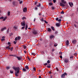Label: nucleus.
Wrapping results in <instances>:
<instances>
[{"label": "nucleus", "instance_id": "nucleus-31", "mask_svg": "<svg viewBox=\"0 0 78 78\" xmlns=\"http://www.w3.org/2000/svg\"><path fill=\"white\" fill-rule=\"evenodd\" d=\"M34 5H37L38 4V3L37 2H34Z\"/></svg>", "mask_w": 78, "mask_h": 78}, {"label": "nucleus", "instance_id": "nucleus-46", "mask_svg": "<svg viewBox=\"0 0 78 78\" xmlns=\"http://www.w3.org/2000/svg\"><path fill=\"white\" fill-rule=\"evenodd\" d=\"M9 29L8 28V29L7 30V33H8V34H9Z\"/></svg>", "mask_w": 78, "mask_h": 78}, {"label": "nucleus", "instance_id": "nucleus-33", "mask_svg": "<svg viewBox=\"0 0 78 78\" xmlns=\"http://www.w3.org/2000/svg\"><path fill=\"white\" fill-rule=\"evenodd\" d=\"M17 40H19L20 39V37H18L17 38Z\"/></svg>", "mask_w": 78, "mask_h": 78}, {"label": "nucleus", "instance_id": "nucleus-10", "mask_svg": "<svg viewBox=\"0 0 78 78\" xmlns=\"http://www.w3.org/2000/svg\"><path fill=\"white\" fill-rule=\"evenodd\" d=\"M69 40H67L66 42V45L67 46H68L69 45Z\"/></svg>", "mask_w": 78, "mask_h": 78}, {"label": "nucleus", "instance_id": "nucleus-43", "mask_svg": "<svg viewBox=\"0 0 78 78\" xmlns=\"http://www.w3.org/2000/svg\"><path fill=\"white\" fill-rule=\"evenodd\" d=\"M7 49H8V51H10V49H11V48L10 47H9L8 48H6Z\"/></svg>", "mask_w": 78, "mask_h": 78}, {"label": "nucleus", "instance_id": "nucleus-1", "mask_svg": "<svg viewBox=\"0 0 78 78\" xmlns=\"http://www.w3.org/2000/svg\"><path fill=\"white\" fill-rule=\"evenodd\" d=\"M13 69L15 71H17V72H15V75L16 77L18 76V74L20 73L19 70H20V67H16L15 66H13Z\"/></svg>", "mask_w": 78, "mask_h": 78}, {"label": "nucleus", "instance_id": "nucleus-55", "mask_svg": "<svg viewBox=\"0 0 78 78\" xmlns=\"http://www.w3.org/2000/svg\"><path fill=\"white\" fill-rule=\"evenodd\" d=\"M55 8L54 7L52 6V8H51V9H52V10H54Z\"/></svg>", "mask_w": 78, "mask_h": 78}, {"label": "nucleus", "instance_id": "nucleus-47", "mask_svg": "<svg viewBox=\"0 0 78 78\" xmlns=\"http://www.w3.org/2000/svg\"><path fill=\"white\" fill-rule=\"evenodd\" d=\"M34 9H35L36 11L37 10V7H35L34 8Z\"/></svg>", "mask_w": 78, "mask_h": 78}, {"label": "nucleus", "instance_id": "nucleus-51", "mask_svg": "<svg viewBox=\"0 0 78 78\" xmlns=\"http://www.w3.org/2000/svg\"><path fill=\"white\" fill-rule=\"evenodd\" d=\"M14 29H15V30H16V29H17V27H16V26H14Z\"/></svg>", "mask_w": 78, "mask_h": 78}, {"label": "nucleus", "instance_id": "nucleus-24", "mask_svg": "<svg viewBox=\"0 0 78 78\" xmlns=\"http://www.w3.org/2000/svg\"><path fill=\"white\" fill-rule=\"evenodd\" d=\"M10 11H9L8 12V13H7V15H8V16H9V15H10Z\"/></svg>", "mask_w": 78, "mask_h": 78}, {"label": "nucleus", "instance_id": "nucleus-28", "mask_svg": "<svg viewBox=\"0 0 78 78\" xmlns=\"http://www.w3.org/2000/svg\"><path fill=\"white\" fill-rule=\"evenodd\" d=\"M7 19V17H5L4 18V19H3V21H5Z\"/></svg>", "mask_w": 78, "mask_h": 78}, {"label": "nucleus", "instance_id": "nucleus-64", "mask_svg": "<svg viewBox=\"0 0 78 78\" xmlns=\"http://www.w3.org/2000/svg\"><path fill=\"white\" fill-rule=\"evenodd\" d=\"M49 74H51V71H50L49 72Z\"/></svg>", "mask_w": 78, "mask_h": 78}, {"label": "nucleus", "instance_id": "nucleus-49", "mask_svg": "<svg viewBox=\"0 0 78 78\" xmlns=\"http://www.w3.org/2000/svg\"><path fill=\"white\" fill-rule=\"evenodd\" d=\"M58 34V32L57 31H56L55 32V34Z\"/></svg>", "mask_w": 78, "mask_h": 78}, {"label": "nucleus", "instance_id": "nucleus-57", "mask_svg": "<svg viewBox=\"0 0 78 78\" xmlns=\"http://www.w3.org/2000/svg\"><path fill=\"white\" fill-rule=\"evenodd\" d=\"M53 2L54 3H55L56 2V0H53Z\"/></svg>", "mask_w": 78, "mask_h": 78}, {"label": "nucleus", "instance_id": "nucleus-7", "mask_svg": "<svg viewBox=\"0 0 78 78\" xmlns=\"http://www.w3.org/2000/svg\"><path fill=\"white\" fill-rule=\"evenodd\" d=\"M9 55L10 57L12 56V57H16V55H10V54H9Z\"/></svg>", "mask_w": 78, "mask_h": 78}, {"label": "nucleus", "instance_id": "nucleus-25", "mask_svg": "<svg viewBox=\"0 0 78 78\" xmlns=\"http://www.w3.org/2000/svg\"><path fill=\"white\" fill-rule=\"evenodd\" d=\"M28 28V25H26V28H25V30H27V28Z\"/></svg>", "mask_w": 78, "mask_h": 78}, {"label": "nucleus", "instance_id": "nucleus-42", "mask_svg": "<svg viewBox=\"0 0 78 78\" xmlns=\"http://www.w3.org/2000/svg\"><path fill=\"white\" fill-rule=\"evenodd\" d=\"M33 70L34 71H36V68L35 67H34V68H33Z\"/></svg>", "mask_w": 78, "mask_h": 78}, {"label": "nucleus", "instance_id": "nucleus-41", "mask_svg": "<svg viewBox=\"0 0 78 78\" xmlns=\"http://www.w3.org/2000/svg\"><path fill=\"white\" fill-rule=\"evenodd\" d=\"M41 21H42V22H44V20H43V18H42V19H41Z\"/></svg>", "mask_w": 78, "mask_h": 78}, {"label": "nucleus", "instance_id": "nucleus-11", "mask_svg": "<svg viewBox=\"0 0 78 78\" xmlns=\"http://www.w3.org/2000/svg\"><path fill=\"white\" fill-rule=\"evenodd\" d=\"M72 42L73 43V44H75L76 43V41L75 39L73 40Z\"/></svg>", "mask_w": 78, "mask_h": 78}, {"label": "nucleus", "instance_id": "nucleus-48", "mask_svg": "<svg viewBox=\"0 0 78 78\" xmlns=\"http://www.w3.org/2000/svg\"><path fill=\"white\" fill-rule=\"evenodd\" d=\"M10 46V45H9L7 47H6V48H9V47Z\"/></svg>", "mask_w": 78, "mask_h": 78}, {"label": "nucleus", "instance_id": "nucleus-27", "mask_svg": "<svg viewBox=\"0 0 78 78\" xmlns=\"http://www.w3.org/2000/svg\"><path fill=\"white\" fill-rule=\"evenodd\" d=\"M26 19V17H25L24 16L22 18V19L23 20Z\"/></svg>", "mask_w": 78, "mask_h": 78}, {"label": "nucleus", "instance_id": "nucleus-12", "mask_svg": "<svg viewBox=\"0 0 78 78\" xmlns=\"http://www.w3.org/2000/svg\"><path fill=\"white\" fill-rule=\"evenodd\" d=\"M6 28L5 27H4V28H3L1 29V31L2 32L4 30H5L6 29Z\"/></svg>", "mask_w": 78, "mask_h": 78}, {"label": "nucleus", "instance_id": "nucleus-53", "mask_svg": "<svg viewBox=\"0 0 78 78\" xmlns=\"http://www.w3.org/2000/svg\"><path fill=\"white\" fill-rule=\"evenodd\" d=\"M44 23H47V24L48 23V22H46V21H45V20H44Z\"/></svg>", "mask_w": 78, "mask_h": 78}, {"label": "nucleus", "instance_id": "nucleus-17", "mask_svg": "<svg viewBox=\"0 0 78 78\" xmlns=\"http://www.w3.org/2000/svg\"><path fill=\"white\" fill-rule=\"evenodd\" d=\"M47 30H48V31L49 32H51V29L50 28H48Z\"/></svg>", "mask_w": 78, "mask_h": 78}, {"label": "nucleus", "instance_id": "nucleus-8", "mask_svg": "<svg viewBox=\"0 0 78 78\" xmlns=\"http://www.w3.org/2000/svg\"><path fill=\"white\" fill-rule=\"evenodd\" d=\"M23 12H26L27 11V8L26 7H25L23 9Z\"/></svg>", "mask_w": 78, "mask_h": 78}, {"label": "nucleus", "instance_id": "nucleus-56", "mask_svg": "<svg viewBox=\"0 0 78 78\" xmlns=\"http://www.w3.org/2000/svg\"><path fill=\"white\" fill-rule=\"evenodd\" d=\"M56 70H57V71H58L59 70H58V68L56 67Z\"/></svg>", "mask_w": 78, "mask_h": 78}, {"label": "nucleus", "instance_id": "nucleus-32", "mask_svg": "<svg viewBox=\"0 0 78 78\" xmlns=\"http://www.w3.org/2000/svg\"><path fill=\"white\" fill-rule=\"evenodd\" d=\"M13 34H12V33H10L9 35L11 37L12 35Z\"/></svg>", "mask_w": 78, "mask_h": 78}, {"label": "nucleus", "instance_id": "nucleus-61", "mask_svg": "<svg viewBox=\"0 0 78 78\" xmlns=\"http://www.w3.org/2000/svg\"><path fill=\"white\" fill-rule=\"evenodd\" d=\"M73 56H71V57H70V58L71 59V58H73Z\"/></svg>", "mask_w": 78, "mask_h": 78}, {"label": "nucleus", "instance_id": "nucleus-13", "mask_svg": "<svg viewBox=\"0 0 78 78\" xmlns=\"http://www.w3.org/2000/svg\"><path fill=\"white\" fill-rule=\"evenodd\" d=\"M16 58H17L19 60H20L22 59L21 57H18V56H16Z\"/></svg>", "mask_w": 78, "mask_h": 78}, {"label": "nucleus", "instance_id": "nucleus-35", "mask_svg": "<svg viewBox=\"0 0 78 78\" xmlns=\"http://www.w3.org/2000/svg\"><path fill=\"white\" fill-rule=\"evenodd\" d=\"M27 60H28V61H30V58H29L28 57H27Z\"/></svg>", "mask_w": 78, "mask_h": 78}, {"label": "nucleus", "instance_id": "nucleus-34", "mask_svg": "<svg viewBox=\"0 0 78 78\" xmlns=\"http://www.w3.org/2000/svg\"><path fill=\"white\" fill-rule=\"evenodd\" d=\"M16 4V2H12V4L13 5H15Z\"/></svg>", "mask_w": 78, "mask_h": 78}, {"label": "nucleus", "instance_id": "nucleus-3", "mask_svg": "<svg viewBox=\"0 0 78 78\" xmlns=\"http://www.w3.org/2000/svg\"><path fill=\"white\" fill-rule=\"evenodd\" d=\"M32 33L34 35L37 34H38V31L36 30H33Z\"/></svg>", "mask_w": 78, "mask_h": 78}, {"label": "nucleus", "instance_id": "nucleus-30", "mask_svg": "<svg viewBox=\"0 0 78 78\" xmlns=\"http://www.w3.org/2000/svg\"><path fill=\"white\" fill-rule=\"evenodd\" d=\"M77 53H75L74 54V55L76 56V57H77Z\"/></svg>", "mask_w": 78, "mask_h": 78}, {"label": "nucleus", "instance_id": "nucleus-44", "mask_svg": "<svg viewBox=\"0 0 78 78\" xmlns=\"http://www.w3.org/2000/svg\"><path fill=\"white\" fill-rule=\"evenodd\" d=\"M5 40V39L4 38H2L1 39V41H4Z\"/></svg>", "mask_w": 78, "mask_h": 78}, {"label": "nucleus", "instance_id": "nucleus-9", "mask_svg": "<svg viewBox=\"0 0 78 78\" xmlns=\"http://www.w3.org/2000/svg\"><path fill=\"white\" fill-rule=\"evenodd\" d=\"M69 6H70V7H72V6H73V2H69Z\"/></svg>", "mask_w": 78, "mask_h": 78}, {"label": "nucleus", "instance_id": "nucleus-40", "mask_svg": "<svg viewBox=\"0 0 78 78\" xmlns=\"http://www.w3.org/2000/svg\"><path fill=\"white\" fill-rule=\"evenodd\" d=\"M19 2H20V4H21V3H23V1H20V2L19 1Z\"/></svg>", "mask_w": 78, "mask_h": 78}, {"label": "nucleus", "instance_id": "nucleus-38", "mask_svg": "<svg viewBox=\"0 0 78 78\" xmlns=\"http://www.w3.org/2000/svg\"><path fill=\"white\" fill-rule=\"evenodd\" d=\"M57 21H58V22H59V23H61V22L62 21H61V20L59 19L58 20H57Z\"/></svg>", "mask_w": 78, "mask_h": 78}, {"label": "nucleus", "instance_id": "nucleus-59", "mask_svg": "<svg viewBox=\"0 0 78 78\" xmlns=\"http://www.w3.org/2000/svg\"><path fill=\"white\" fill-rule=\"evenodd\" d=\"M17 37H16L15 39V41H17Z\"/></svg>", "mask_w": 78, "mask_h": 78}, {"label": "nucleus", "instance_id": "nucleus-29", "mask_svg": "<svg viewBox=\"0 0 78 78\" xmlns=\"http://www.w3.org/2000/svg\"><path fill=\"white\" fill-rule=\"evenodd\" d=\"M13 50V47H12L11 48V49H10V50L11 51H12Z\"/></svg>", "mask_w": 78, "mask_h": 78}, {"label": "nucleus", "instance_id": "nucleus-16", "mask_svg": "<svg viewBox=\"0 0 78 78\" xmlns=\"http://www.w3.org/2000/svg\"><path fill=\"white\" fill-rule=\"evenodd\" d=\"M56 25L57 27H59L60 26V24L59 23H56Z\"/></svg>", "mask_w": 78, "mask_h": 78}, {"label": "nucleus", "instance_id": "nucleus-2", "mask_svg": "<svg viewBox=\"0 0 78 78\" xmlns=\"http://www.w3.org/2000/svg\"><path fill=\"white\" fill-rule=\"evenodd\" d=\"M61 2H60V6L64 7L67 5H66L64 4H66V1H65L64 0H61Z\"/></svg>", "mask_w": 78, "mask_h": 78}, {"label": "nucleus", "instance_id": "nucleus-22", "mask_svg": "<svg viewBox=\"0 0 78 78\" xmlns=\"http://www.w3.org/2000/svg\"><path fill=\"white\" fill-rule=\"evenodd\" d=\"M23 70L24 72H26L27 71V70L25 68H23Z\"/></svg>", "mask_w": 78, "mask_h": 78}, {"label": "nucleus", "instance_id": "nucleus-58", "mask_svg": "<svg viewBox=\"0 0 78 78\" xmlns=\"http://www.w3.org/2000/svg\"><path fill=\"white\" fill-rule=\"evenodd\" d=\"M58 18H57L56 19V21H58Z\"/></svg>", "mask_w": 78, "mask_h": 78}, {"label": "nucleus", "instance_id": "nucleus-20", "mask_svg": "<svg viewBox=\"0 0 78 78\" xmlns=\"http://www.w3.org/2000/svg\"><path fill=\"white\" fill-rule=\"evenodd\" d=\"M25 68L27 70H28L29 69L28 66H25Z\"/></svg>", "mask_w": 78, "mask_h": 78}, {"label": "nucleus", "instance_id": "nucleus-19", "mask_svg": "<svg viewBox=\"0 0 78 78\" xmlns=\"http://www.w3.org/2000/svg\"><path fill=\"white\" fill-rule=\"evenodd\" d=\"M54 37H54V35H51V36H50L49 38L51 39Z\"/></svg>", "mask_w": 78, "mask_h": 78}, {"label": "nucleus", "instance_id": "nucleus-60", "mask_svg": "<svg viewBox=\"0 0 78 78\" xmlns=\"http://www.w3.org/2000/svg\"><path fill=\"white\" fill-rule=\"evenodd\" d=\"M41 14L40 13V12H39V14H38V15H39V16H41Z\"/></svg>", "mask_w": 78, "mask_h": 78}, {"label": "nucleus", "instance_id": "nucleus-18", "mask_svg": "<svg viewBox=\"0 0 78 78\" xmlns=\"http://www.w3.org/2000/svg\"><path fill=\"white\" fill-rule=\"evenodd\" d=\"M47 67L48 68H50L51 66L50 64H48L47 66Z\"/></svg>", "mask_w": 78, "mask_h": 78}, {"label": "nucleus", "instance_id": "nucleus-14", "mask_svg": "<svg viewBox=\"0 0 78 78\" xmlns=\"http://www.w3.org/2000/svg\"><path fill=\"white\" fill-rule=\"evenodd\" d=\"M51 29L53 31H54L55 30V29L53 27H51Z\"/></svg>", "mask_w": 78, "mask_h": 78}, {"label": "nucleus", "instance_id": "nucleus-63", "mask_svg": "<svg viewBox=\"0 0 78 78\" xmlns=\"http://www.w3.org/2000/svg\"><path fill=\"white\" fill-rule=\"evenodd\" d=\"M47 65H48V63H46L44 64V65L45 66H46Z\"/></svg>", "mask_w": 78, "mask_h": 78}, {"label": "nucleus", "instance_id": "nucleus-4", "mask_svg": "<svg viewBox=\"0 0 78 78\" xmlns=\"http://www.w3.org/2000/svg\"><path fill=\"white\" fill-rule=\"evenodd\" d=\"M67 74L66 73H65L63 74H62V78H65V76H67Z\"/></svg>", "mask_w": 78, "mask_h": 78}, {"label": "nucleus", "instance_id": "nucleus-21", "mask_svg": "<svg viewBox=\"0 0 78 78\" xmlns=\"http://www.w3.org/2000/svg\"><path fill=\"white\" fill-rule=\"evenodd\" d=\"M10 73L11 74H13V71L12 70H10Z\"/></svg>", "mask_w": 78, "mask_h": 78}, {"label": "nucleus", "instance_id": "nucleus-5", "mask_svg": "<svg viewBox=\"0 0 78 78\" xmlns=\"http://www.w3.org/2000/svg\"><path fill=\"white\" fill-rule=\"evenodd\" d=\"M69 61V59L68 58H65L64 61L65 63H67Z\"/></svg>", "mask_w": 78, "mask_h": 78}, {"label": "nucleus", "instance_id": "nucleus-36", "mask_svg": "<svg viewBox=\"0 0 78 78\" xmlns=\"http://www.w3.org/2000/svg\"><path fill=\"white\" fill-rule=\"evenodd\" d=\"M47 63L48 64H50V60H48L47 61Z\"/></svg>", "mask_w": 78, "mask_h": 78}, {"label": "nucleus", "instance_id": "nucleus-15", "mask_svg": "<svg viewBox=\"0 0 78 78\" xmlns=\"http://www.w3.org/2000/svg\"><path fill=\"white\" fill-rule=\"evenodd\" d=\"M37 7H39V8H41V4H40V3H38V5H37Z\"/></svg>", "mask_w": 78, "mask_h": 78}, {"label": "nucleus", "instance_id": "nucleus-54", "mask_svg": "<svg viewBox=\"0 0 78 78\" xmlns=\"http://www.w3.org/2000/svg\"><path fill=\"white\" fill-rule=\"evenodd\" d=\"M59 58H60L62 59V55L59 56Z\"/></svg>", "mask_w": 78, "mask_h": 78}, {"label": "nucleus", "instance_id": "nucleus-26", "mask_svg": "<svg viewBox=\"0 0 78 78\" xmlns=\"http://www.w3.org/2000/svg\"><path fill=\"white\" fill-rule=\"evenodd\" d=\"M49 6H51V5H52V3H51V2L49 3Z\"/></svg>", "mask_w": 78, "mask_h": 78}, {"label": "nucleus", "instance_id": "nucleus-45", "mask_svg": "<svg viewBox=\"0 0 78 78\" xmlns=\"http://www.w3.org/2000/svg\"><path fill=\"white\" fill-rule=\"evenodd\" d=\"M59 55H62V52H59Z\"/></svg>", "mask_w": 78, "mask_h": 78}, {"label": "nucleus", "instance_id": "nucleus-37", "mask_svg": "<svg viewBox=\"0 0 78 78\" xmlns=\"http://www.w3.org/2000/svg\"><path fill=\"white\" fill-rule=\"evenodd\" d=\"M23 47V48H24L25 49H26L27 48V46H26L24 45Z\"/></svg>", "mask_w": 78, "mask_h": 78}, {"label": "nucleus", "instance_id": "nucleus-6", "mask_svg": "<svg viewBox=\"0 0 78 78\" xmlns=\"http://www.w3.org/2000/svg\"><path fill=\"white\" fill-rule=\"evenodd\" d=\"M25 23L26 22L25 21H23V22L21 23V25L23 26H25Z\"/></svg>", "mask_w": 78, "mask_h": 78}, {"label": "nucleus", "instance_id": "nucleus-39", "mask_svg": "<svg viewBox=\"0 0 78 78\" xmlns=\"http://www.w3.org/2000/svg\"><path fill=\"white\" fill-rule=\"evenodd\" d=\"M60 13H61V14H64V12H63V11H61Z\"/></svg>", "mask_w": 78, "mask_h": 78}, {"label": "nucleus", "instance_id": "nucleus-23", "mask_svg": "<svg viewBox=\"0 0 78 78\" xmlns=\"http://www.w3.org/2000/svg\"><path fill=\"white\" fill-rule=\"evenodd\" d=\"M31 55H34V56H35V55H36V54L35 53H32L31 54Z\"/></svg>", "mask_w": 78, "mask_h": 78}, {"label": "nucleus", "instance_id": "nucleus-62", "mask_svg": "<svg viewBox=\"0 0 78 78\" xmlns=\"http://www.w3.org/2000/svg\"><path fill=\"white\" fill-rule=\"evenodd\" d=\"M36 20V18H34V22H35V21Z\"/></svg>", "mask_w": 78, "mask_h": 78}, {"label": "nucleus", "instance_id": "nucleus-50", "mask_svg": "<svg viewBox=\"0 0 78 78\" xmlns=\"http://www.w3.org/2000/svg\"><path fill=\"white\" fill-rule=\"evenodd\" d=\"M4 19V17L3 16H2L0 18V19Z\"/></svg>", "mask_w": 78, "mask_h": 78}, {"label": "nucleus", "instance_id": "nucleus-52", "mask_svg": "<svg viewBox=\"0 0 78 78\" xmlns=\"http://www.w3.org/2000/svg\"><path fill=\"white\" fill-rule=\"evenodd\" d=\"M16 42H16V41H14V42H13V43H14V44H16Z\"/></svg>", "mask_w": 78, "mask_h": 78}]
</instances>
